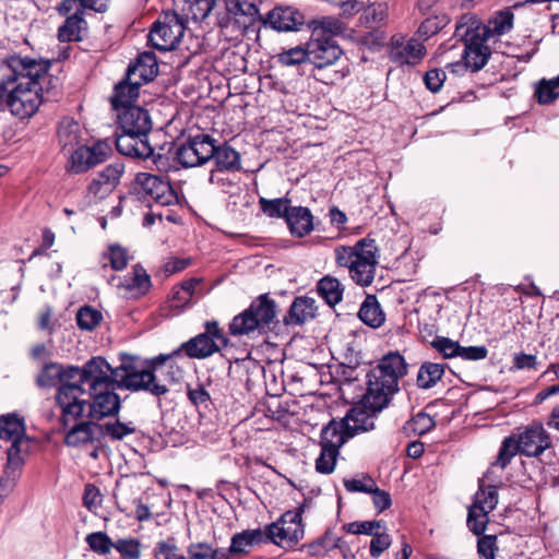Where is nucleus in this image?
Segmentation results:
<instances>
[{"label":"nucleus","mask_w":559,"mask_h":559,"mask_svg":"<svg viewBox=\"0 0 559 559\" xmlns=\"http://www.w3.org/2000/svg\"><path fill=\"white\" fill-rule=\"evenodd\" d=\"M49 68L48 60L10 56L1 68L0 108L5 106L20 119L36 114L51 90L57 87V80L48 73Z\"/></svg>","instance_id":"nucleus-1"},{"label":"nucleus","mask_w":559,"mask_h":559,"mask_svg":"<svg viewBox=\"0 0 559 559\" xmlns=\"http://www.w3.org/2000/svg\"><path fill=\"white\" fill-rule=\"evenodd\" d=\"M110 370L111 366L103 357H93L83 366L80 402H83V411L87 405V416L93 420L114 417L120 411L121 400Z\"/></svg>","instance_id":"nucleus-2"},{"label":"nucleus","mask_w":559,"mask_h":559,"mask_svg":"<svg viewBox=\"0 0 559 559\" xmlns=\"http://www.w3.org/2000/svg\"><path fill=\"white\" fill-rule=\"evenodd\" d=\"M117 118L121 129L115 141L118 152L135 158H152L159 170H168L167 157L155 154L148 141L152 129L148 111L139 106H129L118 112Z\"/></svg>","instance_id":"nucleus-3"},{"label":"nucleus","mask_w":559,"mask_h":559,"mask_svg":"<svg viewBox=\"0 0 559 559\" xmlns=\"http://www.w3.org/2000/svg\"><path fill=\"white\" fill-rule=\"evenodd\" d=\"M83 367H63L57 362L46 364L36 382L40 388L59 385L57 403L61 408L60 423L63 427L76 421L83 415V402H80V393L83 391L80 384Z\"/></svg>","instance_id":"nucleus-4"},{"label":"nucleus","mask_w":559,"mask_h":559,"mask_svg":"<svg viewBox=\"0 0 559 559\" xmlns=\"http://www.w3.org/2000/svg\"><path fill=\"white\" fill-rule=\"evenodd\" d=\"M406 372L407 366L402 355H385L367 374V390L361 400L364 407L372 413L386 407Z\"/></svg>","instance_id":"nucleus-5"},{"label":"nucleus","mask_w":559,"mask_h":559,"mask_svg":"<svg viewBox=\"0 0 559 559\" xmlns=\"http://www.w3.org/2000/svg\"><path fill=\"white\" fill-rule=\"evenodd\" d=\"M168 357L166 355L155 357L145 367L138 366L133 360H124L120 366L111 367L109 373L118 389L132 392L145 391L154 396H162L168 392V386L160 379V373H164L163 362Z\"/></svg>","instance_id":"nucleus-6"},{"label":"nucleus","mask_w":559,"mask_h":559,"mask_svg":"<svg viewBox=\"0 0 559 559\" xmlns=\"http://www.w3.org/2000/svg\"><path fill=\"white\" fill-rule=\"evenodd\" d=\"M378 248L374 240L364 238L354 246H337L334 249L335 262L346 267L349 277L359 286L371 285L378 264Z\"/></svg>","instance_id":"nucleus-7"},{"label":"nucleus","mask_w":559,"mask_h":559,"mask_svg":"<svg viewBox=\"0 0 559 559\" xmlns=\"http://www.w3.org/2000/svg\"><path fill=\"white\" fill-rule=\"evenodd\" d=\"M0 439L10 441L7 450L8 462L4 475L0 478V489L10 490L15 485L23 465L22 454L28 451L29 440L25 435L23 418L15 414H7L0 417Z\"/></svg>","instance_id":"nucleus-8"},{"label":"nucleus","mask_w":559,"mask_h":559,"mask_svg":"<svg viewBox=\"0 0 559 559\" xmlns=\"http://www.w3.org/2000/svg\"><path fill=\"white\" fill-rule=\"evenodd\" d=\"M225 12L217 13V26L221 36L229 43L238 44L245 34L255 25L259 9L248 0H229L224 3Z\"/></svg>","instance_id":"nucleus-9"},{"label":"nucleus","mask_w":559,"mask_h":559,"mask_svg":"<svg viewBox=\"0 0 559 559\" xmlns=\"http://www.w3.org/2000/svg\"><path fill=\"white\" fill-rule=\"evenodd\" d=\"M478 17L475 14H464L455 27V37L465 45L463 60L464 67L472 71L480 70L488 61L490 50L486 46L487 39L479 34Z\"/></svg>","instance_id":"nucleus-10"},{"label":"nucleus","mask_w":559,"mask_h":559,"mask_svg":"<svg viewBox=\"0 0 559 559\" xmlns=\"http://www.w3.org/2000/svg\"><path fill=\"white\" fill-rule=\"evenodd\" d=\"M275 301L266 295L255 298L250 307L236 316L229 330L233 335H248L254 331L261 332L274 320L276 314Z\"/></svg>","instance_id":"nucleus-11"},{"label":"nucleus","mask_w":559,"mask_h":559,"mask_svg":"<svg viewBox=\"0 0 559 559\" xmlns=\"http://www.w3.org/2000/svg\"><path fill=\"white\" fill-rule=\"evenodd\" d=\"M301 509L285 512L278 521L262 530L263 542L273 543L283 548L294 547L304 537Z\"/></svg>","instance_id":"nucleus-12"},{"label":"nucleus","mask_w":559,"mask_h":559,"mask_svg":"<svg viewBox=\"0 0 559 559\" xmlns=\"http://www.w3.org/2000/svg\"><path fill=\"white\" fill-rule=\"evenodd\" d=\"M187 28L175 10L164 11L152 25L148 41L160 51L173 50L180 43Z\"/></svg>","instance_id":"nucleus-13"},{"label":"nucleus","mask_w":559,"mask_h":559,"mask_svg":"<svg viewBox=\"0 0 559 559\" xmlns=\"http://www.w3.org/2000/svg\"><path fill=\"white\" fill-rule=\"evenodd\" d=\"M112 153L108 141H98L92 146L80 145L68 159L67 169L73 174H83L104 163Z\"/></svg>","instance_id":"nucleus-14"},{"label":"nucleus","mask_w":559,"mask_h":559,"mask_svg":"<svg viewBox=\"0 0 559 559\" xmlns=\"http://www.w3.org/2000/svg\"><path fill=\"white\" fill-rule=\"evenodd\" d=\"M139 193L156 205L168 206L178 202V195L170 182L159 176L140 173L135 177Z\"/></svg>","instance_id":"nucleus-15"},{"label":"nucleus","mask_w":559,"mask_h":559,"mask_svg":"<svg viewBox=\"0 0 559 559\" xmlns=\"http://www.w3.org/2000/svg\"><path fill=\"white\" fill-rule=\"evenodd\" d=\"M175 159L185 168L198 167L210 160V134L201 133L189 138L176 147Z\"/></svg>","instance_id":"nucleus-16"},{"label":"nucleus","mask_w":559,"mask_h":559,"mask_svg":"<svg viewBox=\"0 0 559 559\" xmlns=\"http://www.w3.org/2000/svg\"><path fill=\"white\" fill-rule=\"evenodd\" d=\"M108 283L124 298H139L145 295L151 287V277L139 264L132 266V271L123 277L112 276Z\"/></svg>","instance_id":"nucleus-17"},{"label":"nucleus","mask_w":559,"mask_h":559,"mask_svg":"<svg viewBox=\"0 0 559 559\" xmlns=\"http://www.w3.org/2000/svg\"><path fill=\"white\" fill-rule=\"evenodd\" d=\"M62 0L56 5V11L64 17L63 23L58 27L57 37L61 43L81 41L87 36L88 24L85 15L76 9L69 12L62 11Z\"/></svg>","instance_id":"nucleus-18"},{"label":"nucleus","mask_w":559,"mask_h":559,"mask_svg":"<svg viewBox=\"0 0 559 559\" xmlns=\"http://www.w3.org/2000/svg\"><path fill=\"white\" fill-rule=\"evenodd\" d=\"M123 173L124 164L122 162H115L106 166L92 179L87 187V193L98 200L105 199L119 185Z\"/></svg>","instance_id":"nucleus-19"},{"label":"nucleus","mask_w":559,"mask_h":559,"mask_svg":"<svg viewBox=\"0 0 559 559\" xmlns=\"http://www.w3.org/2000/svg\"><path fill=\"white\" fill-rule=\"evenodd\" d=\"M342 53L340 46L330 37H311L309 41V60L318 69L334 64Z\"/></svg>","instance_id":"nucleus-20"},{"label":"nucleus","mask_w":559,"mask_h":559,"mask_svg":"<svg viewBox=\"0 0 559 559\" xmlns=\"http://www.w3.org/2000/svg\"><path fill=\"white\" fill-rule=\"evenodd\" d=\"M521 453L538 456L550 447V437L540 425L527 427L518 438Z\"/></svg>","instance_id":"nucleus-21"},{"label":"nucleus","mask_w":559,"mask_h":559,"mask_svg":"<svg viewBox=\"0 0 559 559\" xmlns=\"http://www.w3.org/2000/svg\"><path fill=\"white\" fill-rule=\"evenodd\" d=\"M263 22L273 29L289 32L304 24V16L292 7H277L266 14Z\"/></svg>","instance_id":"nucleus-22"},{"label":"nucleus","mask_w":559,"mask_h":559,"mask_svg":"<svg viewBox=\"0 0 559 559\" xmlns=\"http://www.w3.org/2000/svg\"><path fill=\"white\" fill-rule=\"evenodd\" d=\"M425 46L417 39L395 40L392 43L390 59L399 64H417L425 56Z\"/></svg>","instance_id":"nucleus-23"},{"label":"nucleus","mask_w":559,"mask_h":559,"mask_svg":"<svg viewBox=\"0 0 559 559\" xmlns=\"http://www.w3.org/2000/svg\"><path fill=\"white\" fill-rule=\"evenodd\" d=\"M174 10L188 26L205 22L210 14V0H175Z\"/></svg>","instance_id":"nucleus-24"},{"label":"nucleus","mask_w":559,"mask_h":559,"mask_svg":"<svg viewBox=\"0 0 559 559\" xmlns=\"http://www.w3.org/2000/svg\"><path fill=\"white\" fill-rule=\"evenodd\" d=\"M158 72V66L154 53L143 52L139 55L134 63L127 70L128 80L138 82L139 85L152 81Z\"/></svg>","instance_id":"nucleus-25"},{"label":"nucleus","mask_w":559,"mask_h":559,"mask_svg":"<svg viewBox=\"0 0 559 559\" xmlns=\"http://www.w3.org/2000/svg\"><path fill=\"white\" fill-rule=\"evenodd\" d=\"M202 282L203 278L201 277H192L182 282L180 286L174 287L168 301L170 310L177 313L189 306L194 298L199 297L202 294L199 288Z\"/></svg>","instance_id":"nucleus-26"},{"label":"nucleus","mask_w":559,"mask_h":559,"mask_svg":"<svg viewBox=\"0 0 559 559\" xmlns=\"http://www.w3.org/2000/svg\"><path fill=\"white\" fill-rule=\"evenodd\" d=\"M182 352L194 359H204L210 356V321L204 322V332L182 343L181 346L169 354L168 359L179 356Z\"/></svg>","instance_id":"nucleus-27"},{"label":"nucleus","mask_w":559,"mask_h":559,"mask_svg":"<svg viewBox=\"0 0 559 559\" xmlns=\"http://www.w3.org/2000/svg\"><path fill=\"white\" fill-rule=\"evenodd\" d=\"M102 430L103 427L93 421L75 424L66 435L64 442L69 447H81L93 443L98 439Z\"/></svg>","instance_id":"nucleus-28"},{"label":"nucleus","mask_w":559,"mask_h":559,"mask_svg":"<svg viewBox=\"0 0 559 559\" xmlns=\"http://www.w3.org/2000/svg\"><path fill=\"white\" fill-rule=\"evenodd\" d=\"M140 86L138 82L128 80L121 81L115 86L114 94L110 97L112 108L120 112L126 107L133 106L139 97Z\"/></svg>","instance_id":"nucleus-29"},{"label":"nucleus","mask_w":559,"mask_h":559,"mask_svg":"<svg viewBox=\"0 0 559 559\" xmlns=\"http://www.w3.org/2000/svg\"><path fill=\"white\" fill-rule=\"evenodd\" d=\"M513 13L509 10L498 12L491 17L487 25H483L478 20L479 34L489 40L493 36L503 35L511 31L513 26Z\"/></svg>","instance_id":"nucleus-30"},{"label":"nucleus","mask_w":559,"mask_h":559,"mask_svg":"<svg viewBox=\"0 0 559 559\" xmlns=\"http://www.w3.org/2000/svg\"><path fill=\"white\" fill-rule=\"evenodd\" d=\"M313 217L308 207L293 206L287 214L286 223L290 233L297 237H304L313 229Z\"/></svg>","instance_id":"nucleus-31"},{"label":"nucleus","mask_w":559,"mask_h":559,"mask_svg":"<svg viewBox=\"0 0 559 559\" xmlns=\"http://www.w3.org/2000/svg\"><path fill=\"white\" fill-rule=\"evenodd\" d=\"M349 438L341 421L331 420L321 430L320 445L340 453V449Z\"/></svg>","instance_id":"nucleus-32"},{"label":"nucleus","mask_w":559,"mask_h":559,"mask_svg":"<svg viewBox=\"0 0 559 559\" xmlns=\"http://www.w3.org/2000/svg\"><path fill=\"white\" fill-rule=\"evenodd\" d=\"M316 314L314 300L309 297H297L293 301L287 317H285L286 324H304Z\"/></svg>","instance_id":"nucleus-33"},{"label":"nucleus","mask_w":559,"mask_h":559,"mask_svg":"<svg viewBox=\"0 0 559 559\" xmlns=\"http://www.w3.org/2000/svg\"><path fill=\"white\" fill-rule=\"evenodd\" d=\"M312 29L311 37H330L338 36L345 33L346 25L336 16H321L310 22Z\"/></svg>","instance_id":"nucleus-34"},{"label":"nucleus","mask_w":559,"mask_h":559,"mask_svg":"<svg viewBox=\"0 0 559 559\" xmlns=\"http://www.w3.org/2000/svg\"><path fill=\"white\" fill-rule=\"evenodd\" d=\"M347 436L350 438L359 432H366L374 427L373 419L364 411L352 408L341 420Z\"/></svg>","instance_id":"nucleus-35"},{"label":"nucleus","mask_w":559,"mask_h":559,"mask_svg":"<svg viewBox=\"0 0 559 559\" xmlns=\"http://www.w3.org/2000/svg\"><path fill=\"white\" fill-rule=\"evenodd\" d=\"M59 144L63 150H72L82 140V128L75 120L63 118L58 128Z\"/></svg>","instance_id":"nucleus-36"},{"label":"nucleus","mask_w":559,"mask_h":559,"mask_svg":"<svg viewBox=\"0 0 559 559\" xmlns=\"http://www.w3.org/2000/svg\"><path fill=\"white\" fill-rule=\"evenodd\" d=\"M359 319L371 328H379L384 322V313L373 295H368L358 311Z\"/></svg>","instance_id":"nucleus-37"},{"label":"nucleus","mask_w":559,"mask_h":559,"mask_svg":"<svg viewBox=\"0 0 559 559\" xmlns=\"http://www.w3.org/2000/svg\"><path fill=\"white\" fill-rule=\"evenodd\" d=\"M212 159L219 170H237L240 168V155L228 145L215 146L212 143Z\"/></svg>","instance_id":"nucleus-38"},{"label":"nucleus","mask_w":559,"mask_h":559,"mask_svg":"<svg viewBox=\"0 0 559 559\" xmlns=\"http://www.w3.org/2000/svg\"><path fill=\"white\" fill-rule=\"evenodd\" d=\"M534 96L540 105L552 104L559 97V74L552 79H542L535 83Z\"/></svg>","instance_id":"nucleus-39"},{"label":"nucleus","mask_w":559,"mask_h":559,"mask_svg":"<svg viewBox=\"0 0 559 559\" xmlns=\"http://www.w3.org/2000/svg\"><path fill=\"white\" fill-rule=\"evenodd\" d=\"M344 288L341 282L332 276H324L318 283L319 295L330 305L334 306L342 300Z\"/></svg>","instance_id":"nucleus-40"},{"label":"nucleus","mask_w":559,"mask_h":559,"mask_svg":"<svg viewBox=\"0 0 559 559\" xmlns=\"http://www.w3.org/2000/svg\"><path fill=\"white\" fill-rule=\"evenodd\" d=\"M444 366L436 362H425L419 368L417 384L421 389H430L442 378Z\"/></svg>","instance_id":"nucleus-41"},{"label":"nucleus","mask_w":559,"mask_h":559,"mask_svg":"<svg viewBox=\"0 0 559 559\" xmlns=\"http://www.w3.org/2000/svg\"><path fill=\"white\" fill-rule=\"evenodd\" d=\"M264 543L262 530H252L245 531L240 534H237L231 539V545L229 547L230 554H241L246 552L248 547L253 545H258Z\"/></svg>","instance_id":"nucleus-42"},{"label":"nucleus","mask_w":559,"mask_h":559,"mask_svg":"<svg viewBox=\"0 0 559 559\" xmlns=\"http://www.w3.org/2000/svg\"><path fill=\"white\" fill-rule=\"evenodd\" d=\"M130 260L128 250L119 245H111L102 254L103 266L106 267L108 264L115 271L123 270Z\"/></svg>","instance_id":"nucleus-43"},{"label":"nucleus","mask_w":559,"mask_h":559,"mask_svg":"<svg viewBox=\"0 0 559 559\" xmlns=\"http://www.w3.org/2000/svg\"><path fill=\"white\" fill-rule=\"evenodd\" d=\"M259 204L264 214L269 217H287L292 210L290 201L286 198L267 200L260 198Z\"/></svg>","instance_id":"nucleus-44"},{"label":"nucleus","mask_w":559,"mask_h":559,"mask_svg":"<svg viewBox=\"0 0 559 559\" xmlns=\"http://www.w3.org/2000/svg\"><path fill=\"white\" fill-rule=\"evenodd\" d=\"M498 504V491L495 486L485 487L481 483L475 493L471 506H477L479 509L491 512Z\"/></svg>","instance_id":"nucleus-45"},{"label":"nucleus","mask_w":559,"mask_h":559,"mask_svg":"<svg viewBox=\"0 0 559 559\" xmlns=\"http://www.w3.org/2000/svg\"><path fill=\"white\" fill-rule=\"evenodd\" d=\"M62 11L76 9L85 15L86 10L104 13L108 10V0H62Z\"/></svg>","instance_id":"nucleus-46"},{"label":"nucleus","mask_w":559,"mask_h":559,"mask_svg":"<svg viewBox=\"0 0 559 559\" xmlns=\"http://www.w3.org/2000/svg\"><path fill=\"white\" fill-rule=\"evenodd\" d=\"M489 511L481 510L477 506H469L467 513V526L475 535H481L489 522Z\"/></svg>","instance_id":"nucleus-47"},{"label":"nucleus","mask_w":559,"mask_h":559,"mask_svg":"<svg viewBox=\"0 0 559 559\" xmlns=\"http://www.w3.org/2000/svg\"><path fill=\"white\" fill-rule=\"evenodd\" d=\"M385 523L383 521H355L343 525V530L349 534H364L373 536L377 532L383 531Z\"/></svg>","instance_id":"nucleus-48"},{"label":"nucleus","mask_w":559,"mask_h":559,"mask_svg":"<svg viewBox=\"0 0 559 559\" xmlns=\"http://www.w3.org/2000/svg\"><path fill=\"white\" fill-rule=\"evenodd\" d=\"M102 320V312L88 306L81 308L76 313V323L81 330L93 331Z\"/></svg>","instance_id":"nucleus-49"},{"label":"nucleus","mask_w":559,"mask_h":559,"mask_svg":"<svg viewBox=\"0 0 559 559\" xmlns=\"http://www.w3.org/2000/svg\"><path fill=\"white\" fill-rule=\"evenodd\" d=\"M90 548L98 555H108L114 548L115 542L104 532L91 533L85 538Z\"/></svg>","instance_id":"nucleus-50"},{"label":"nucleus","mask_w":559,"mask_h":559,"mask_svg":"<svg viewBox=\"0 0 559 559\" xmlns=\"http://www.w3.org/2000/svg\"><path fill=\"white\" fill-rule=\"evenodd\" d=\"M114 548L123 559H140L141 543L136 538H120L115 542Z\"/></svg>","instance_id":"nucleus-51"},{"label":"nucleus","mask_w":559,"mask_h":559,"mask_svg":"<svg viewBox=\"0 0 559 559\" xmlns=\"http://www.w3.org/2000/svg\"><path fill=\"white\" fill-rule=\"evenodd\" d=\"M388 15V5L385 3L372 4L369 7L361 16L362 23L370 27L380 25Z\"/></svg>","instance_id":"nucleus-52"},{"label":"nucleus","mask_w":559,"mask_h":559,"mask_svg":"<svg viewBox=\"0 0 559 559\" xmlns=\"http://www.w3.org/2000/svg\"><path fill=\"white\" fill-rule=\"evenodd\" d=\"M519 445L520 443L518 439L513 437L506 438L499 451V455L496 462L497 465H499L501 468H504L516 455V453H521Z\"/></svg>","instance_id":"nucleus-53"},{"label":"nucleus","mask_w":559,"mask_h":559,"mask_svg":"<svg viewBox=\"0 0 559 559\" xmlns=\"http://www.w3.org/2000/svg\"><path fill=\"white\" fill-rule=\"evenodd\" d=\"M278 61L284 66H297L309 59V44L307 48L296 46L278 53Z\"/></svg>","instance_id":"nucleus-54"},{"label":"nucleus","mask_w":559,"mask_h":559,"mask_svg":"<svg viewBox=\"0 0 559 559\" xmlns=\"http://www.w3.org/2000/svg\"><path fill=\"white\" fill-rule=\"evenodd\" d=\"M338 452L321 448L319 457L316 460V469L321 474H331L336 465Z\"/></svg>","instance_id":"nucleus-55"},{"label":"nucleus","mask_w":559,"mask_h":559,"mask_svg":"<svg viewBox=\"0 0 559 559\" xmlns=\"http://www.w3.org/2000/svg\"><path fill=\"white\" fill-rule=\"evenodd\" d=\"M431 345L435 349L442 354L444 358H453L456 356L459 357L461 345L456 341H452L451 338L444 336H437L431 342Z\"/></svg>","instance_id":"nucleus-56"},{"label":"nucleus","mask_w":559,"mask_h":559,"mask_svg":"<svg viewBox=\"0 0 559 559\" xmlns=\"http://www.w3.org/2000/svg\"><path fill=\"white\" fill-rule=\"evenodd\" d=\"M498 551L497 536L483 535L477 540V552L481 559H496Z\"/></svg>","instance_id":"nucleus-57"},{"label":"nucleus","mask_w":559,"mask_h":559,"mask_svg":"<svg viewBox=\"0 0 559 559\" xmlns=\"http://www.w3.org/2000/svg\"><path fill=\"white\" fill-rule=\"evenodd\" d=\"M181 555L174 539L160 540L154 549V559H179Z\"/></svg>","instance_id":"nucleus-58"},{"label":"nucleus","mask_w":559,"mask_h":559,"mask_svg":"<svg viewBox=\"0 0 559 559\" xmlns=\"http://www.w3.org/2000/svg\"><path fill=\"white\" fill-rule=\"evenodd\" d=\"M448 17L445 15L442 16H431L426 19L419 26V34L425 36L426 38L435 35L440 29H442L448 24Z\"/></svg>","instance_id":"nucleus-59"},{"label":"nucleus","mask_w":559,"mask_h":559,"mask_svg":"<svg viewBox=\"0 0 559 559\" xmlns=\"http://www.w3.org/2000/svg\"><path fill=\"white\" fill-rule=\"evenodd\" d=\"M392 544V539L386 534V527L383 531L377 532V535L372 536L370 542V555L373 558L380 557Z\"/></svg>","instance_id":"nucleus-60"},{"label":"nucleus","mask_w":559,"mask_h":559,"mask_svg":"<svg viewBox=\"0 0 559 559\" xmlns=\"http://www.w3.org/2000/svg\"><path fill=\"white\" fill-rule=\"evenodd\" d=\"M132 495L131 486L120 481L117 483L114 497L116 499L117 507L121 512H128Z\"/></svg>","instance_id":"nucleus-61"},{"label":"nucleus","mask_w":559,"mask_h":559,"mask_svg":"<svg viewBox=\"0 0 559 559\" xmlns=\"http://www.w3.org/2000/svg\"><path fill=\"white\" fill-rule=\"evenodd\" d=\"M445 79L447 75L443 70L431 69L425 73L424 83L430 92L437 93L443 86Z\"/></svg>","instance_id":"nucleus-62"},{"label":"nucleus","mask_w":559,"mask_h":559,"mask_svg":"<svg viewBox=\"0 0 559 559\" xmlns=\"http://www.w3.org/2000/svg\"><path fill=\"white\" fill-rule=\"evenodd\" d=\"M106 433L114 440H122L124 437L133 433L135 431V428L120 423H108L104 426Z\"/></svg>","instance_id":"nucleus-63"},{"label":"nucleus","mask_w":559,"mask_h":559,"mask_svg":"<svg viewBox=\"0 0 559 559\" xmlns=\"http://www.w3.org/2000/svg\"><path fill=\"white\" fill-rule=\"evenodd\" d=\"M436 423L431 416L425 413L417 414L412 419V429L417 435H424L435 427Z\"/></svg>","instance_id":"nucleus-64"}]
</instances>
